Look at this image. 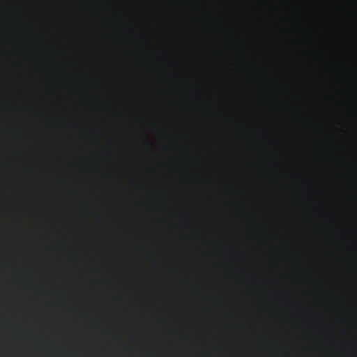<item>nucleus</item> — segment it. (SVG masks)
Returning <instances> with one entry per match:
<instances>
[{
  "instance_id": "nucleus-1",
  "label": "nucleus",
  "mask_w": 357,
  "mask_h": 357,
  "mask_svg": "<svg viewBox=\"0 0 357 357\" xmlns=\"http://www.w3.org/2000/svg\"><path fill=\"white\" fill-rule=\"evenodd\" d=\"M147 145L151 146V144L149 142H146Z\"/></svg>"
}]
</instances>
